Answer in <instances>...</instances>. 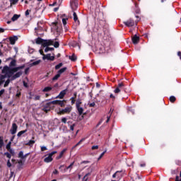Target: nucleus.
<instances>
[{
  "mask_svg": "<svg viewBox=\"0 0 181 181\" xmlns=\"http://www.w3.org/2000/svg\"><path fill=\"white\" fill-rule=\"evenodd\" d=\"M66 70H67V67H64L59 69L57 71V74L52 78V81H56V80H59L60 76H62V74H63V73H64Z\"/></svg>",
  "mask_w": 181,
  "mask_h": 181,
  "instance_id": "nucleus-3",
  "label": "nucleus"
},
{
  "mask_svg": "<svg viewBox=\"0 0 181 181\" xmlns=\"http://www.w3.org/2000/svg\"><path fill=\"white\" fill-rule=\"evenodd\" d=\"M50 56L51 54H45L43 57H42V59L44 60H50Z\"/></svg>",
  "mask_w": 181,
  "mask_h": 181,
  "instance_id": "nucleus-28",
  "label": "nucleus"
},
{
  "mask_svg": "<svg viewBox=\"0 0 181 181\" xmlns=\"http://www.w3.org/2000/svg\"><path fill=\"white\" fill-rule=\"evenodd\" d=\"M66 95V91H61L60 93L56 97V98H64Z\"/></svg>",
  "mask_w": 181,
  "mask_h": 181,
  "instance_id": "nucleus-19",
  "label": "nucleus"
},
{
  "mask_svg": "<svg viewBox=\"0 0 181 181\" xmlns=\"http://www.w3.org/2000/svg\"><path fill=\"white\" fill-rule=\"evenodd\" d=\"M53 175H59V170H54V171H53Z\"/></svg>",
  "mask_w": 181,
  "mask_h": 181,
  "instance_id": "nucleus-54",
  "label": "nucleus"
},
{
  "mask_svg": "<svg viewBox=\"0 0 181 181\" xmlns=\"http://www.w3.org/2000/svg\"><path fill=\"white\" fill-rule=\"evenodd\" d=\"M16 40H18V36H13L9 37V42L11 45H15L16 43Z\"/></svg>",
  "mask_w": 181,
  "mask_h": 181,
  "instance_id": "nucleus-15",
  "label": "nucleus"
},
{
  "mask_svg": "<svg viewBox=\"0 0 181 181\" xmlns=\"http://www.w3.org/2000/svg\"><path fill=\"white\" fill-rule=\"evenodd\" d=\"M66 100H53L49 103H47L42 108L44 112L47 113L50 110H52V105H59V107H64V103Z\"/></svg>",
  "mask_w": 181,
  "mask_h": 181,
  "instance_id": "nucleus-2",
  "label": "nucleus"
},
{
  "mask_svg": "<svg viewBox=\"0 0 181 181\" xmlns=\"http://www.w3.org/2000/svg\"><path fill=\"white\" fill-rule=\"evenodd\" d=\"M80 104H81V102H76V105L79 115H83V111H84V109H83V107H80Z\"/></svg>",
  "mask_w": 181,
  "mask_h": 181,
  "instance_id": "nucleus-11",
  "label": "nucleus"
},
{
  "mask_svg": "<svg viewBox=\"0 0 181 181\" xmlns=\"http://www.w3.org/2000/svg\"><path fill=\"white\" fill-rule=\"evenodd\" d=\"M16 98H19V97H21V92H18V93H16Z\"/></svg>",
  "mask_w": 181,
  "mask_h": 181,
  "instance_id": "nucleus-60",
  "label": "nucleus"
},
{
  "mask_svg": "<svg viewBox=\"0 0 181 181\" xmlns=\"http://www.w3.org/2000/svg\"><path fill=\"white\" fill-rule=\"evenodd\" d=\"M9 83H11V80L8 79L4 83V87H8V86H9Z\"/></svg>",
  "mask_w": 181,
  "mask_h": 181,
  "instance_id": "nucleus-41",
  "label": "nucleus"
},
{
  "mask_svg": "<svg viewBox=\"0 0 181 181\" xmlns=\"http://www.w3.org/2000/svg\"><path fill=\"white\" fill-rule=\"evenodd\" d=\"M69 60H71V62H76V60H77V56H76L75 54H73L71 56L69 57Z\"/></svg>",
  "mask_w": 181,
  "mask_h": 181,
  "instance_id": "nucleus-20",
  "label": "nucleus"
},
{
  "mask_svg": "<svg viewBox=\"0 0 181 181\" xmlns=\"http://www.w3.org/2000/svg\"><path fill=\"white\" fill-rule=\"evenodd\" d=\"M15 66H16V61L15 59H13L10 64H9V68L11 69V67H15Z\"/></svg>",
  "mask_w": 181,
  "mask_h": 181,
  "instance_id": "nucleus-25",
  "label": "nucleus"
},
{
  "mask_svg": "<svg viewBox=\"0 0 181 181\" xmlns=\"http://www.w3.org/2000/svg\"><path fill=\"white\" fill-rule=\"evenodd\" d=\"M136 20L135 21V23L136 25V23H138V22H139V21H141V18L139 17V16H136Z\"/></svg>",
  "mask_w": 181,
  "mask_h": 181,
  "instance_id": "nucleus-43",
  "label": "nucleus"
},
{
  "mask_svg": "<svg viewBox=\"0 0 181 181\" xmlns=\"http://www.w3.org/2000/svg\"><path fill=\"white\" fill-rule=\"evenodd\" d=\"M68 20H69V18H62V23H63L64 26H66V25H67Z\"/></svg>",
  "mask_w": 181,
  "mask_h": 181,
  "instance_id": "nucleus-36",
  "label": "nucleus"
},
{
  "mask_svg": "<svg viewBox=\"0 0 181 181\" xmlns=\"http://www.w3.org/2000/svg\"><path fill=\"white\" fill-rule=\"evenodd\" d=\"M74 127H76V124H74L70 126L71 131H74Z\"/></svg>",
  "mask_w": 181,
  "mask_h": 181,
  "instance_id": "nucleus-51",
  "label": "nucleus"
},
{
  "mask_svg": "<svg viewBox=\"0 0 181 181\" xmlns=\"http://www.w3.org/2000/svg\"><path fill=\"white\" fill-rule=\"evenodd\" d=\"M124 25L127 26V28H132L133 26H135V21L132 18H129L126 21L123 22Z\"/></svg>",
  "mask_w": 181,
  "mask_h": 181,
  "instance_id": "nucleus-6",
  "label": "nucleus"
},
{
  "mask_svg": "<svg viewBox=\"0 0 181 181\" xmlns=\"http://www.w3.org/2000/svg\"><path fill=\"white\" fill-rule=\"evenodd\" d=\"M34 100L35 101H37V100H40V95H35V98H34Z\"/></svg>",
  "mask_w": 181,
  "mask_h": 181,
  "instance_id": "nucleus-48",
  "label": "nucleus"
},
{
  "mask_svg": "<svg viewBox=\"0 0 181 181\" xmlns=\"http://www.w3.org/2000/svg\"><path fill=\"white\" fill-rule=\"evenodd\" d=\"M73 166H74V161L72 162L68 167H66V169H73Z\"/></svg>",
  "mask_w": 181,
  "mask_h": 181,
  "instance_id": "nucleus-37",
  "label": "nucleus"
},
{
  "mask_svg": "<svg viewBox=\"0 0 181 181\" xmlns=\"http://www.w3.org/2000/svg\"><path fill=\"white\" fill-rule=\"evenodd\" d=\"M41 62H42V60L39 59V60L35 61L34 62L31 63L30 66H37L38 64H40Z\"/></svg>",
  "mask_w": 181,
  "mask_h": 181,
  "instance_id": "nucleus-21",
  "label": "nucleus"
},
{
  "mask_svg": "<svg viewBox=\"0 0 181 181\" xmlns=\"http://www.w3.org/2000/svg\"><path fill=\"white\" fill-rule=\"evenodd\" d=\"M71 104H74V103H76V98H71Z\"/></svg>",
  "mask_w": 181,
  "mask_h": 181,
  "instance_id": "nucleus-52",
  "label": "nucleus"
},
{
  "mask_svg": "<svg viewBox=\"0 0 181 181\" xmlns=\"http://www.w3.org/2000/svg\"><path fill=\"white\" fill-rule=\"evenodd\" d=\"M11 145H12V142L9 141L7 145L6 146V148L7 149V151H8L9 149H11Z\"/></svg>",
  "mask_w": 181,
  "mask_h": 181,
  "instance_id": "nucleus-35",
  "label": "nucleus"
},
{
  "mask_svg": "<svg viewBox=\"0 0 181 181\" xmlns=\"http://www.w3.org/2000/svg\"><path fill=\"white\" fill-rule=\"evenodd\" d=\"M11 5H16L18 2H19V0H10Z\"/></svg>",
  "mask_w": 181,
  "mask_h": 181,
  "instance_id": "nucleus-32",
  "label": "nucleus"
},
{
  "mask_svg": "<svg viewBox=\"0 0 181 181\" xmlns=\"http://www.w3.org/2000/svg\"><path fill=\"white\" fill-rule=\"evenodd\" d=\"M8 151L11 155H15V151L12 148L8 149Z\"/></svg>",
  "mask_w": 181,
  "mask_h": 181,
  "instance_id": "nucleus-50",
  "label": "nucleus"
},
{
  "mask_svg": "<svg viewBox=\"0 0 181 181\" xmlns=\"http://www.w3.org/2000/svg\"><path fill=\"white\" fill-rule=\"evenodd\" d=\"M86 141V139L83 138L81 139L74 147L73 149H74V148H77V146H78V145H81L82 142H84Z\"/></svg>",
  "mask_w": 181,
  "mask_h": 181,
  "instance_id": "nucleus-23",
  "label": "nucleus"
},
{
  "mask_svg": "<svg viewBox=\"0 0 181 181\" xmlns=\"http://www.w3.org/2000/svg\"><path fill=\"white\" fill-rule=\"evenodd\" d=\"M177 56L180 57V60H181V52H180V51H179V52H177Z\"/></svg>",
  "mask_w": 181,
  "mask_h": 181,
  "instance_id": "nucleus-64",
  "label": "nucleus"
},
{
  "mask_svg": "<svg viewBox=\"0 0 181 181\" xmlns=\"http://www.w3.org/2000/svg\"><path fill=\"white\" fill-rule=\"evenodd\" d=\"M106 152H107V151H103V152L100 154V156L98 157V160H100L103 158V156H104V155H105V153H106Z\"/></svg>",
  "mask_w": 181,
  "mask_h": 181,
  "instance_id": "nucleus-39",
  "label": "nucleus"
},
{
  "mask_svg": "<svg viewBox=\"0 0 181 181\" xmlns=\"http://www.w3.org/2000/svg\"><path fill=\"white\" fill-rule=\"evenodd\" d=\"M70 6L73 12L77 11V8H78V0H71Z\"/></svg>",
  "mask_w": 181,
  "mask_h": 181,
  "instance_id": "nucleus-5",
  "label": "nucleus"
},
{
  "mask_svg": "<svg viewBox=\"0 0 181 181\" xmlns=\"http://www.w3.org/2000/svg\"><path fill=\"white\" fill-rule=\"evenodd\" d=\"M49 60H50L51 62H53V61L54 60V56H51V55H50V59H49Z\"/></svg>",
  "mask_w": 181,
  "mask_h": 181,
  "instance_id": "nucleus-61",
  "label": "nucleus"
},
{
  "mask_svg": "<svg viewBox=\"0 0 181 181\" xmlns=\"http://www.w3.org/2000/svg\"><path fill=\"white\" fill-rule=\"evenodd\" d=\"M26 132H28V129L21 131L17 134V136H18V138H19V137L22 136V135H23V134H26Z\"/></svg>",
  "mask_w": 181,
  "mask_h": 181,
  "instance_id": "nucleus-22",
  "label": "nucleus"
},
{
  "mask_svg": "<svg viewBox=\"0 0 181 181\" xmlns=\"http://www.w3.org/2000/svg\"><path fill=\"white\" fill-rule=\"evenodd\" d=\"M21 16V14H14L13 17L11 18L12 22H15L19 17Z\"/></svg>",
  "mask_w": 181,
  "mask_h": 181,
  "instance_id": "nucleus-24",
  "label": "nucleus"
},
{
  "mask_svg": "<svg viewBox=\"0 0 181 181\" xmlns=\"http://www.w3.org/2000/svg\"><path fill=\"white\" fill-rule=\"evenodd\" d=\"M134 6L136 8L135 13H141V10L138 8V3L134 2Z\"/></svg>",
  "mask_w": 181,
  "mask_h": 181,
  "instance_id": "nucleus-26",
  "label": "nucleus"
},
{
  "mask_svg": "<svg viewBox=\"0 0 181 181\" xmlns=\"http://www.w3.org/2000/svg\"><path fill=\"white\" fill-rule=\"evenodd\" d=\"M4 156H6V158H8V159H11V158H12V156L11 155V153L8 152L4 153Z\"/></svg>",
  "mask_w": 181,
  "mask_h": 181,
  "instance_id": "nucleus-38",
  "label": "nucleus"
},
{
  "mask_svg": "<svg viewBox=\"0 0 181 181\" xmlns=\"http://www.w3.org/2000/svg\"><path fill=\"white\" fill-rule=\"evenodd\" d=\"M70 112H71V107H67L64 109L59 110L58 114H59L60 115H63L64 114H70Z\"/></svg>",
  "mask_w": 181,
  "mask_h": 181,
  "instance_id": "nucleus-8",
  "label": "nucleus"
},
{
  "mask_svg": "<svg viewBox=\"0 0 181 181\" xmlns=\"http://www.w3.org/2000/svg\"><path fill=\"white\" fill-rule=\"evenodd\" d=\"M5 32V29L0 28V33H4Z\"/></svg>",
  "mask_w": 181,
  "mask_h": 181,
  "instance_id": "nucleus-62",
  "label": "nucleus"
},
{
  "mask_svg": "<svg viewBox=\"0 0 181 181\" xmlns=\"http://www.w3.org/2000/svg\"><path fill=\"white\" fill-rule=\"evenodd\" d=\"M22 76V71L16 72L14 75L11 76V80H16V78H19Z\"/></svg>",
  "mask_w": 181,
  "mask_h": 181,
  "instance_id": "nucleus-14",
  "label": "nucleus"
},
{
  "mask_svg": "<svg viewBox=\"0 0 181 181\" xmlns=\"http://www.w3.org/2000/svg\"><path fill=\"white\" fill-rule=\"evenodd\" d=\"M62 66H63V63L61 62L59 64L55 66V70H59V69H60Z\"/></svg>",
  "mask_w": 181,
  "mask_h": 181,
  "instance_id": "nucleus-30",
  "label": "nucleus"
},
{
  "mask_svg": "<svg viewBox=\"0 0 181 181\" xmlns=\"http://www.w3.org/2000/svg\"><path fill=\"white\" fill-rule=\"evenodd\" d=\"M45 151H47V148L46 146H42L41 147V151L45 152Z\"/></svg>",
  "mask_w": 181,
  "mask_h": 181,
  "instance_id": "nucleus-46",
  "label": "nucleus"
},
{
  "mask_svg": "<svg viewBox=\"0 0 181 181\" xmlns=\"http://www.w3.org/2000/svg\"><path fill=\"white\" fill-rule=\"evenodd\" d=\"M16 131H18V125L16 123H13L10 132L12 135H15V134H16Z\"/></svg>",
  "mask_w": 181,
  "mask_h": 181,
  "instance_id": "nucleus-10",
  "label": "nucleus"
},
{
  "mask_svg": "<svg viewBox=\"0 0 181 181\" xmlns=\"http://www.w3.org/2000/svg\"><path fill=\"white\" fill-rule=\"evenodd\" d=\"M115 177H118V179H121L122 177V171H116L115 173L112 175V178L115 179Z\"/></svg>",
  "mask_w": 181,
  "mask_h": 181,
  "instance_id": "nucleus-12",
  "label": "nucleus"
},
{
  "mask_svg": "<svg viewBox=\"0 0 181 181\" xmlns=\"http://www.w3.org/2000/svg\"><path fill=\"white\" fill-rule=\"evenodd\" d=\"M83 163H90V161H88V160H83V161L81 162V164H83Z\"/></svg>",
  "mask_w": 181,
  "mask_h": 181,
  "instance_id": "nucleus-63",
  "label": "nucleus"
},
{
  "mask_svg": "<svg viewBox=\"0 0 181 181\" xmlns=\"http://www.w3.org/2000/svg\"><path fill=\"white\" fill-rule=\"evenodd\" d=\"M133 45H138L139 43V37L136 35L132 37Z\"/></svg>",
  "mask_w": 181,
  "mask_h": 181,
  "instance_id": "nucleus-13",
  "label": "nucleus"
},
{
  "mask_svg": "<svg viewBox=\"0 0 181 181\" xmlns=\"http://www.w3.org/2000/svg\"><path fill=\"white\" fill-rule=\"evenodd\" d=\"M7 166H8V168H11L12 166V164L11 163L10 160H8V161H7Z\"/></svg>",
  "mask_w": 181,
  "mask_h": 181,
  "instance_id": "nucleus-49",
  "label": "nucleus"
},
{
  "mask_svg": "<svg viewBox=\"0 0 181 181\" xmlns=\"http://www.w3.org/2000/svg\"><path fill=\"white\" fill-rule=\"evenodd\" d=\"M30 155V153H28L25 155H24L23 159H26V158H28V156H29Z\"/></svg>",
  "mask_w": 181,
  "mask_h": 181,
  "instance_id": "nucleus-55",
  "label": "nucleus"
},
{
  "mask_svg": "<svg viewBox=\"0 0 181 181\" xmlns=\"http://www.w3.org/2000/svg\"><path fill=\"white\" fill-rule=\"evenodd\" d=\"M62 122H63L64 124H67V118L63 117L62 119Z\"/></svg>",
  "mask_w": 181,
  "mask_h": 181,
  "instance_id": "nucleus-44",
  "label": "nucleus"
},
{
  "mask_svg": "<svg viewBox=\"0 0 181 181\" xmlns=\"http://www.w3.org/2000/svg\"><path fill=\"white\" fill-rule=\"evenodd\" d=\"M52 45L54 46V47L57 49V47H59V46H60V44L59 43V42L56 41L55 42L53 43Z\"/></svg>",
  "mask_w": 181,
  "mask_h": 181,
  "instance_id": "nucleus-34",
  "label": "nucleus"
},
{
  "mask_svg": "<svg viewBox=\"0 0 181 181\" xmlns=\"http://www.w3.org/2000/svg\"><path fill=\"white\" fill-rule=\"evenodd\" d=\"M50 90H52V88L51 87H45L42 91H50Z\"/></svg>",
  "mask_w": 181,
  "mask_h": 181,
  "instance_id": "nucleus-42",
  "label": "nucleus"
},
{
  "mask_svg": "<svg viewBox=\"0 0 181 181\" xmlns=\"http://www.w3.org/2000/svg\"><path fill=\"white\" fill-rule=\"evenodd\" d=\"M91 149L94 150V149H98V146H93Z\"/></svg>",
  "mask_w": 181,
  "mask_h": 181,
  "instance_id": "nucleus-59",
  "label": "nucleus"
},
{
  "mask_svg": "<svg viewBox=\"0 0 181 181\" xmlns=\"http://www.w3.org/2000/svg\"><path fill=\"white\" fill-rule=\"evenodd\" d=\"M53 43H54V40H44L42 42V46L44 47H47V46H53Z\"/></svg>",
  "mask_w": 181,
  "mask_h": 181,
  "instance_id": "nucleus-7",
  "label": "nucleus"
},
{
  "mask_svg": "<svg viewBox=\"0 0 181 181\" xmlns=\"http://www.w3.org/2000/svg\"><path fill=\"white\" fill-rule=\"evenodd\" d=\"M95 103H94V102L89 104V107H95Z\"/></svg>",
  "mask_w": 181,
  "mask_h": 181,
  "instance_id": "nucleus-56",
  "label": "nucleus"
},
{
  "mask_svg": "<svg viewBox=\"0 0 181 181\" xmlns=\"http://www.w3.org/2000/svg\"><path fill=\"white\" fill-rule=\"evenodd\" d=\"M90 175H91V173H86L85 175V176L83 177V180H86V179H87L86 177H87V176H90Z\"/></svg>",
  "mask_w": 181,
  "mask_h": 181,
  "instance_id": "nucleus-47",
  "label": "nucleus"
},
{
  "mask_svg": "<svg viewBox=\"0 0 181 181\" xmlns=\"http://www.w3.org/2000/svg\"><path fill=\"white\" fill-rule=\"evenodd\" d=\"M57 151H52L48 154V156L44 159V162L45 163H50V162H53V155H56Z\"/></svg>",
  "mask_w": 181,
  "mask_h": 181,
  "instance_id": "nucleus-4",
  "label": "nucleus"
},
{
  "mask_svg": "<svg viewBox=\"0 0 181 181\" xmlns=\"http://www.w3.org/2000/svg\"><path fill=\"white\" fill-rule=\"evenodd\" d=\"M73 16H74V22H76V23L80 25V21L78 20V17L77 16V13L74 11V13H73Z\"/></svg>",
  "mask_w": 181,
  "mask_h": 181,
  "instance_id": "nucleus-17",
  "label": "nucleus"
},
{
  "mask_svg": "<svg viewBox=\"0 0 181 181\" xmlns=\"http://www.w3.org/2000/svg\"><path fill=\"white\" fill-rule=\"evenodd\" d=\"M30 12V10H27L25 13V16H29V13Z\"/></svg>",
  "mask_w": 181,
  "mask_h": 181,
  "instance_id": "nucleus-53",
  "label": "nucleus"
},
{
  "mask_svg": "<svg viewBox=\"0 0 181 181\" xmlns=\"http://www.w3.org/2000/svg\"><path fill=\"white\" fill-rule=\"evenodd\" d=\"M67 151V149L64 148L59 153L58 156L56 157V160H59V159H62L63 158V155H64V153Z\"/></svg>",
  "mask_w": 181,
  "mask_h": 181,
  "instance_id": "nucleus-16",
  "label": "nucleus"
},
{
  "mask_svg": "<svg viewBox=\"0 0 181 181\" xmlns=\"http://www.w3.org/2000/svg\"><path fill=\"white\" fill-rule=\"evenodd\" d=\"M175 181H181V179H180V177H179L178 175L176 176Z\"/></svg>",
  "mask_w": 181,
  "mask_h": 181,
  "instance_id": "nucleus-58",
  "label": "nucleus"
},
{
  "mask_svg": "<svg viewBox=\"0 0 181 181\" xmlns=\"http://www.w3.org/2000/svg\"><path fill=\"white\" fill-rule=\"evenodd\" d=\"M23 69H25V64L14 68H10L7 65L4 66L1 71L2 74L4 75H0V87L1 86H4V83H5V78H6V77L8 78H11L15 73H17L19 70H22Z\"/></svg>",
  "mask_w": 181,
  "mask_h": 181,
  "instance_id": "nucleus-1",
  "label": "nucleus"
},
{
  "mask_svg": "<svg viewBox=\"0 0 181 181\" xmlns=\"http://www.w3.org/2000/svg\"><path fill=\"white\" fill-rule=\"evenodd\" d=\"M43 42L44 40L40 37H38L36 40H35V43L36 45H43Z\"/></svg>",
  "mask_w": 181,
  "mask_h": 181,
  "instance_id": "nucleus-18",
  "label": "nucleus"
},
{
  "mask_svg": "<svg viewBox=\"0 0 181 181\" xmlns=\"http://www.w3.org/2000/svg\"><path fill=\"white\" fill-rule=\"evenodd\" d=\"M40 54L42 55V56H45V53L43 52V49H40Z\"/></svg>",
  "mask_w": 181,
  "mask_h": 181,
  "instance_id": "nucleus-57",
  "label": "nucleus"
},
{
  "mask_svg": "<svg viewBox=\"0 0 181 181\" xmlns=\"http://www.w3.org/2000/svg\"><path fill=\"white\" fill-rule=\"evenodd\" d=\"M29 70H30L29 67L26 68L24 71L25 74L26 75L29 74Z\"/></svg>",
  "mask_w": 181,
  "mask_h": 181,
  "instance_id": "nucleus-45",
  "label": "nucleus"
},
{
  "mask_svg": "<svg viewBox=\"0 0 181 181\" xmlns=\"http://www.w3.org/2000/svg\"><path fill=\"white\" fill-rule=\"evenodd\" d=\"M122 90H127V88H125V85L122 82L118 83L114 91H121Z\"/></svg>",
  "mask_w": 181,
  "mask_h": 181,
  "instance_id": "nucleus-9",
  "label": "nucleus"
},
{
  "mask_svg": "<svg viewBox=\"0 0 181 181\" xmlns=\"http://www.w3.org/2000/svg\"><path fill=\"white\" fill-rule=\"evenodd\" d=\"M23 151H20L18 153V158H21V159H23Z\"/></svg>",
  "mask_w": 181,
  "mask_h": 181,
  "instance_id": "nucleus-40",
  "label": "nucleus"
},
{
  "mask_svg": "<svg viewBox=\"0 0 181 181\" xmlns=\"http://www.w3.org/2000/svg\"><path fill=\"white\" fill-rule=\"evenodd\" d=\"M169 100H170V103H175V101H176V97L170 96Z\"/></svg>",
  "mask_w": 181,
  "mask_h": 181,
  "instance_id": "nucleus-33",
  "label": "nucleus"
},
{
  "mask_svg": "<svg viewBox=\"0 0 181 181\" xmlns=\"http://www.w3.org/2000/svg\"><path fill=\"white\" fill-rule=\"evenodd\" d=\"M35 142V141L34 140H30L28 143L25 144V145L27 146H33Z\"/></svg>",
  "mask_w": 181,
  "mask_h": 181,
  "instance_id": "nucleus-27",
  "label": "nucleus"
},
{
  "mask_svg": "<svg viewBox=\"0 0 181 181\" xmlns=\"http://www.w3.org/2000/svg\"><path fill=\"white\" fill-rule=\"evenodd\" d=\"M4 146V137L0 136V148H2Z\"/></svg>",
  "mask_w": 181,
  "mask_h": 181,
  "instance_id": "nucleus-31",
  "label": "nucleus"
},
{
  "mask_svg": "<svg viewBox=\"0 0 181 181\" xmlns=\"http://www.w3.org/2000/svg\"><path fill=\"white\" fill-rule=\"evenodd\" d=\"M53 50H54V48H53V47H47L45 49V53H47V52H53Z\"/></svg>",
  "mask_w": 181,
  "mask_h": 181,
  "instance_id": "nucleus-29",
  "label": "nucleus"
}]
</instances>
